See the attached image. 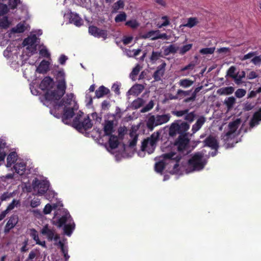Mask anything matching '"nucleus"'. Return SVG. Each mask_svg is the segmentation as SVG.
<instances>
[{
    "instance_id": "nucleus-46",
    "label": "nucleus",
    "mask_w": 261,
    "mask_h": 261,
    "mask_svg": "<svg viewBox=\"0 0 261 261\" xmlns=\"http://www.w3.org/2000/svg\"><path fill=\"white\" fill-rule=\"evenodd\" d=\"M234 90L232 87H226L219 89V91H222L221 94L229 95L233 92Z\"/></svg>"
},
{
    "instance_id": "nucleus-13",
    "label": "nucleus",
    "mask_w": 261,
    "mask_h": 261,
    "mask_svg": "<svg viewBox=\"0 0 261 261\" xmlns=\"http://www.w3.org/2000/svg\"><path fill=\"white\" fill-rule=\"evenodd\" d=\"M38 187V192L40 195H44L48 190L49 188V184L47 181L42 180H36L35 182V187Z\"/></svg>"
},
{
    "instance_id": "nucleus-33",
    "label": "nucleus",
    "mask_w": 261,
    "mask_h": 261,
    "mask_svg": "<svg viewBox=\"0 0 261 261\" xmlns=\"http://www.w3.org/2000/svg\"><path fill=\"white\" fill-rule=\"evenodd\" d=\"M178 47L171 44L164 48L163 53L165 56H168L170 54H175L178 50Z\"/></svg>"
},
{
    "instance_id": "nucleus-56",
    "label": "nucleus",
    "mask_w": 261,
    "mask_h": 261,
    "mask_svg": "<svg viewBox=\"0 0 261 261\" xmlns=\"http://www.w3.org/2000/svg\"><path fill=\"white\" fill-rule=\"evenodd\" d=\"M20 0H9V6L11 9H14L16 8Z\"/></svg>"
},
{
    "instance_id": "nucleus-59",
    "label": "nucleus",
    "mask_w": 261,
    "mask_h": 261,
    "mask_svg": "<svg viewBox=\"0 0 261 261\" xmlns=\"http://www.w3.org/2000/svg\"><path fill=\"white\" fill-rule=\"evenodd\" d=\"M192 90L184 91L181 89L177 90V94L179 95L180 97L189 95Z\"/></svg>"
},
{
    "instance_id": "nucleus-47",
    "label": "nucleus",
    "mask_w": 261,
    "mask_h": 261,
    "mask_svg": "<svg viewBox=\"0 0 261 261\" xmlns=\"http://www.w3.org/2000/svg\"><path fill=\"white\" fill-rule=\"evenodd\" d=\"M154 106V102L153 100H150L148 104L144 107L141 110V113H145L151 110Z\"/></svg>"
},
{
    "instance_id": "nucleus-37",
    "label": "nucleus",
    "mask_w": 261,
    "mask_h": 261,
    "mask_svg": "<svg viewBox=\"0 0 261 261\" xmlns=\"http://www.w3.org/2000/svg\"><path fill=\"white\" fill-rule=\"evenodd\" d=\"M144 103V100L141 98H138L132 102V107L135 109H137L142 107Z\"/></svg>"
},
{
    "instance_id": "nucleus-14",
    "label": "nucleus",
    "mask_w": 261,
    "mask_h": 261,
    "mask_svg": "<svg viewBox=\"0 0 261 261\" xmlns=\"http://www.w3.org/2000/svg\"><path fill=\"white\" fill-rule=\"evenodd\" d=\"M70 219H73L69 213L66 212L58 220L56 225L58 227L61 228L64 227L65 224L68 223L70 221Z\"/></svg>"
},
{
    "instance_id": "nucleus-54",
    "label": "nucleus",
    "mask_w": 261,
    "mask_h": 261,
    "mask_svg": "<svg viewBox=\"0 0 261 261\" xmlns=\"http://www.w3.org/2000/svg\"><path fill=\"white\" fill-rule=\"evenodd\" d=\"M8 12V8L6 4H0V16L7 14Z\"/></svg>"
},
{
    "instance_id": "nucleus-18",
    "label": "nucleus",
    "mask_w": 261,
    "mask_h": 261,
    "mask_svg": "<svg viewBox=\"0 0 261 261\" xmlns=\"http://www.w3.org/2000/svg\"><path fill=\"white\" fill-rule=\"evenodd\" d=\"M37 38L36 35H33L30 36H29L27 38H25L23 41L22 44L23 46H30L31 47H33L34 49H36V43L37 42Z\"/></svg>"
},
{
    "instance_id": "nucleus-58",
    "label": "nucleus",
    "mask_w": 261,
    "mask_h": 261,
    "mask_svg": "<svg viewBox=\"0 0 261 261\" xmlns=\"http://www.w3.org/2000/svg\"><path fill=\"white\" fill-rule=\"evenodd\" d=\"M122 115V112L120 109V108L118 107L116 108L115 113L113 115V116L115 119H120L121 118Z\"/></svg>"
},
{
    "instance_id": "nucleus-9",
    "label": "nucleus",
    "mask_w": 261,
    "mask_h": 261,
    "mask_svg": "<svg viewBox=\"0 0 261 261\" xmlns=\"http://www.w3.org/2000/svg\"><path fill=\"white\" fill-rule=\"evenodd\" d=\"M89 34L95 37L102 38L106 40L108 37V31L105 30L100 29L94 25H90L88 29Z\"/></svg>"
},
{
    "instance_id": "nucleus-44",
    "label": "nucleus",
    "mask_w": 261,
    "mask_h": 261,
    "mask_svg": "<svg viewBox=\"0 0 261 261\" xmlns=\"http://www.w3.org/2000/svg\"><path fill=\"white\" fill-rule=\"evenodd\" d=\"M126 19V14L125 12H122L118 14L115 18L116 22H120L125 21Z\"/></svg>"
},
{
    "instance_id": "nucleus-10",
    "label": "nucleus",
    "mask_w": 261,
    "mask_h": 261,
    "mask_svg": "<svg viewBox=\"0 0 261 261\" xmlns=\"http://www.w3.org/2000/svg\"><path fill=\"white\" fill-rule=\"evenodd\" d=\"M55 82L53 78L49 76H45L41 82L39 88L43 91H46V92H51L54 88Z\"/></svg>"
},
{
    "instance_id": "nucleus-45",
    "label": "nucleus",
    "mask_w": 261,
    "mask_h": 261,
    "mask_svg": "<svg viewBox=\"0 0 261 261\" xmlns=\"http://www.w3.org/2000/svg\"><path fill=\"white\" fill-rule=\"evenodd\" d=\"M215 50V47H206L201 49L199 53L202 55L213 54Z\"/></svg>"
},
{
    "instance_id": "nucleus-36",
    "label": "nucleus",
    "mask_w": 261,
    "mask_h": 261,
    "mask_svg": "<svg viewBox=\"0 0 261 261\" xmlns=\"http://www.w3.org/2000/svg\"><path fill=\"white\" fill-rule=\"evenodd\" d=\"M236 102V99L234 97H229L225 99L224 100V104L226 105L228 109H231L234 104Z\"/></svg>"
},
{
    "instance_id": "nucleus-60",
    "label": "nucleus",
    "mask_w": 261,
    "mask_h": 261,
    "mask_svg": "<svg viewBox=\"0 0 261 261\" xmlns=\"http://www.w3.org/2000/svg\"><path fill=\"white\" fill-rule=\"evenodd\" d=\"M53 207L51 205L48 203L45 206L43 209V213L44 214H49L51 213Z\"/></svg>"
},
{
    "instance_id": "nucleus-4",
    "label": "nucleus",
    "mask_w": 261,
    "mask_h": 261,
    "mask_svg": "<svg viewBox=\"0 0 261 261\" xmlns=\"http://www.w3.org/2000/svg\"><path fill=\"white\" fill-rule=\"evenodd\" d=\"M84 113L81 111L75 116L73 120V126L80 132L83 133L92 128L93 123L88 116L83 120L81 119Z\"/></svg>"
},
{
    "instance_id": "nucleus-5",
    "label": "nucleus",
    "mask_w": 261,
    "mask_h": 261,
    "mask_svg": "<svg viewBox=\"0 0 261 261\" xmlns=\"http://www.w3.org/2000/svg\"><path fill=\"white\" fill-rule=\"evenodd\" d=\"M190 128V124L187 122L177 120L172 123L169 128V134L171 137L179 135H188L187 130Z\"/></svg>"
},
{
    "instance_id": "nucleus-2",
    "label": "nucleus",
    "mask_w": 261,
    "mask_h": 261,
    "mask_svg": "<svg viewBox=\"0 0 261 261\" xmlns=\"http://www.w3.org/2000/svg\"><path fill=\"white\" fill-rule=\"evenodd\" d=\"M162 160L155 164V170L158 173H162L165 166L168 164H173V172L177 173L179 172V162L181 156L174 151H170L162 155Z\"/></svg>"
},
{
    "instance_id": "nucleus-19",
    "label": "nucleus",
    "mask_w": 261,
    "mask_h": 261,
    "mask_svg": "<svg viewBox=\"0 0 261 261\" xmlns=\"http://www.w3.org/2000/svg\"><path fill=\"white\" fill-rule=\"evenodd\" d=\"M17 223V218L14 216H11L5 227L4 232L5 233L9 232L12 228L15 227Z\"/></svg>"
},
{
    "instance_id": "nucleus-27",
    "label": "nucleus",
    "mask_w": 261,
    "mask_h": 261,
    "mask_svg": "<svg viewBox=\"0 0 261 261\" xmlns=\"http://www.w3.org/2000/svg\"><path fill=\"white\" fill-rule=\"evenodd\" d=\"M69 20L71 23L77 27L81 26L83 24L82 18L76 13H71Z\"/></svg>"
},
{
    "instance_id": "nucleus-1",
    "label": "nucleus",
    "mask_w": 261,
    "mask_h": 261,
    "mask_svg": "<svg viewBox=\"0 0 261 261\" xmlns=\"http://www.w3.org/2000/svg\"><path fill=\"white\" fill-rule=\"evenodd\" d=\"M54 75L57 82V90L45 93L44 98L48 101L60 99L65 94L67 88L65 74L63 70L58 71Z\"/></svg>"
},
{
    "instance_id": "nucleus-11",
    "label": "nucleus",
    "mask_w": 261,
    "mask_h": 261,
    "mask_svg": "<svg viewBox=\"0 0 261 261\" xmlns=\"http://www.w3.org/2000/svg\"><path fill=\"white\" fill-rule=\"evenodd\" d=\"M157 140V138L154 137L153 135L150 138L144 139L142 143L141 150L142 151L148 150L147 147H151L152 150L150 152L148 151L149 153L152 152L155 148Z\"/></svg>"
},
{
    "instance_id": "nucleus-15",
    "label": "nucleus",
    "mask_w": 261,
    "mask_h": 261,
    "mask_svg": "<svg viewBox=\"0 0 261 261\" xmlns=\"http://www.w3.org/2000/svg\"><path fill=\"white\" fill-rule=\"evenodd\" d=\"M205 146H208L213 149H218L219 144L217 140L213 136H209L203 141Z\"/></svg>"
},
{
    "instance_id": "nucleus-26",
    "label": "nucleus",
    "mask_w": 261,
    "mask_h": 261,
    "mask_svg": "<svg viewBox=\"0 0 261 261\" xmlns=\"http://www.w3.org/2000/svg\"><path fill=\"white\" fill-rule=\"evenodd\" d=\"M144 86L141 84H136L133 86L128 91L131 95H138L140 94L144 90Z\"/></svg>"
},
{
    "instance_id": "nucleus-12",
    "label": "nucleus",
    "mask_w": 261,
    "mask_h": 261,
    "mask_svg": "<svg viewBox=\"0 0 261 261\" xmlns=\"http://www.w3.org/2000/svg\"><path fill=\"white\" fill-rule=\"evenodd\" d=\"M166 66V63L163 62L157 67L152 75L155 81L158 82L162 80V77L165 74Z\"/></svg>"
},
{
    "instance_id": "nucleus-49",
    "label": "nucleus",
    "mask_w": 261,
    "mask_h": 261,
    "mask_svg": "<svg viewBox=\"0 0 261 261\" xmlns=\"http://www.w3.org/2000/svg\"><path fill=\"white\" fill-rule=\"evenodd\" d=\"M125 25L132 29H136L139 27V24L136 20H130L126 21Z\"/></svg>"
},
{
    "instance_id": "nucleus-42",
    "label": "nucleus",
    "mask_w": 261,
    "mask_h": 261,
    "mask_svg": "<svg viewBox=\"0 0 261 261\" xmlns=\"http://www.w3.org/2000/svg\"><path fill=\"white\" fill-rule=\"evenodd\" d=\"M161 57H162L161 53L153 51L150 57V60L152 63H154Z\"/></svg>"
},
{
    "instance_id": "nucleus-62",
    "label": "nucleus",
    "mask_w": 261,
    "mask_h": 261,
    "mask_svg": "<svg viewBox=\"0 0 261 261\" xmlns=\"http://www.w3.org/2000/svg\"><path fill=\"white\" fill-rule=\"evenodd\" d=\"M124 5V2L123 0H118L114 4V7L115 9L118 10L120 8H123Z\"/></svg>"
},
{
    "instance_id": "nucleus-53",
    "label": "nucleus",
    "mask_w": 261,
    "mask_h": 261,
    "mask_svg": "<svg viewBox=\"0 0 261 261\" xmlns=\"http://www.w3.org/2000/svg\"><path fill=\"white\" fill-rule=\"evenodd\" d=\"M246 91L243 89H238L235 92V96L237 98H242L245 95Z\"/></svg>"
},
{
    "instance_id": "nucleus-35",
    "label": "nucleus",
    "mask_w": 261,
    "mask_h": 261,
    "mask_svg": "<svg viewBox=\"0 0 261 261\" xmlns=\"http://www.w3.org/2000/svg\"><path fill=\"white\" fill-rule=\"evenodd\" d=\"M193 81L188 79L180 80L178 83L179 85L184 88H188L193 84Z\"/></svg>"
},
{
    "instance_id": "nucleus-8",
    "label": "nucleus",
    "mask_w": 261,
    "mask_h": 261,
    "mask_svg": "<svg viewBox=\"0 0 261 261\" xmlns=\"http://www.w3.org/2000/svg\"><path fill=\"white\" fill-rule=\"evenodd\" d=\"M189 141L188 135H179L175 141V145L179 152L184 153L188 148Z\"/></svg>"
},
{
    "instance_id": "nucleus-38",
    "label": "nucleus",
    "mask_w": 261,
    "mask_h": 261,
    "mask_svg": "<svg viewBox=\"0 0 261 261\" xmlns=\"http://www.w3.org/2000/svg\"><path fill=\"white\" fill-rule=\"evenodd\" d=\"M25 27L23 23H18L15 28L12 29V31L16 33H21L25 31Z\"/></svg>"
},
{
    "instance_id": "nucleus-52",
    "label": "nucleus",
    "mask_w": 261,
    "mask_h": 261,
    "mask_svg": "<svg viewBox=\"0 0 261 261\" xmlns=\"http://www.w3.org/2000/svg\"><path fill=\"white\" fill-rule=\"evenodd\" d=\"M236 68L234 66H231L227 70V75L232 78L233 79H234L235 77V76L237 75V74H235V71H236Z\"/></svg>"
},
{
    "instance_id": "nucleus-22",
    "label": "nucleus",
    "mask_w": 261,
    "mask_h": 261,
    "mask_svg": "<svg viewBox=\"0 0 261 261\" xmlns=\"http://www.w3.org/2000/svg\"><path fill=\"white\" fill-rule=\"evenodd\" d=\"M49 70V63L46 60L42 61L38 67L36 69V72L39 73L45 74Z\"/></svg>"
},
{
    "instance_id": "nucleus-7",
    "label": "nucleus",
    "mask_w": 261,
    "mask_h": 261,
    "mask_svg": "<svg viewBox=\"0 0 261 261\" xmlns=\"http://www.w3.org/2000/svg\"><path fill=\"white\" fill-rule=\"evenodd\" d=\"M74 106L72 107H67L65 106L63 110V114L62 116V121L66 124H68L70 122V119L74 115V111L78 109V106L76 102L73 100Z\"/></svg>"
},
{
    "instance_id": "nucleus-20",
    "label": "nucleus",
    "mask_w": 261,
    "mask_h": 261,
    "mask_svg": "<svg viewBox=\"0 0 261 261\" xmlns=\"http://www.w3.org/2000/svg\"><path fill=\"white\" fill-rule=\"evenodd\" d=\"M41 233L44 236H46L49 241H52L54 238L55 231L48 228V225H45L41 230Z\"/></svg>"
},
{
    "instance_id": "nucleus-6",
    "label": "nucleus",
    "mask_w": 261,
    "mask_h": 261,
    "mask_svg": "<svg viewBox=\"0 0 261 261\" xmlns=\"http://www.w3.org/2000/svg\"><path fill=\"white\" fill-rule=\"evenodd\" d=\"M170 118L171 115L170 114L156 115V116L151 115L147 120V127L149 130H152L154 127L168 122Z\"/></svg>"
},
{
    "instance_id": "nucleus-25",
    "label": "nucleus",
    "mask_w": 261,
    "mask_h": 261,
    "mask_svg": "<svg viewBox=\"0 0 261 261\" xmlns=\"http://www.w3.org/2000/svg\"><path fill=\"white\" fill-rule=\"evenodd\" d=\"M110 92V90L108 88L104 86H101L95 91V97L99 98L108 94Z\"/></svg>"
},
{
    "instance_id": "nucleus-28",
    "label": "nucleus",
    "mask_w": 261,
    "mask_h": 261,
    "mask_svg": "<svg viewBox=\"0 0 261 261\" xmlns=\"http://www.w3.org/2000/svg\"><path fill=\"white\" fill-rule=\"evenodd\" d=\"M159 33V30L156 31H150L146 33L143 34L141 36L142 39L150 38L152 40L158 39V34Z\"/></svg>"
},
{
    "instance_id": "nucleus-64",
    "label": "nucleus",
    "mask_w": 261,
    "mask_h": 261,
    "mask_svg": "<svg viewBox=\"0 0 261 261\" xmlns=\"http://www.w3.org/2000/svg\"><path fill=\"white\" fill-rule=\"evenodd\" d=\"M12 196V194L11 193H8V192L4 193L1 197V200L2 201L7 200L8 199H9Z\"/></svg>"
},
{
    "instance_id": "nucleus-57",
    "label": "nucleus",
    "mask_w": 261,
    "mask_h": 261,
    "mask_svg": "<svg viewBox=\"0 0 261 261\" xmlns=\"http://www.w3.org/2000/svg\"><path fill=\"white\" fill-rule=\"evenodd\" d=\"M141 70V67L139 64H137L133 69L130 76L137 75Z\"/></svg>"
},
{
    "instance_id": "nucleus-23",
    "label": "nucleus",
    "mask_w": 261,
    "mask_h": 261,
    "mask_svg": "<svg viewBox=\"0 0 261 261\" xmlns=\"http://www.w3.org/2000/svg\"><path fill=\"white\" fill-rule=\"evenodd\" d=\"M259 121H261V108L254 113L250 122V127H253L258 124Z\"/></svg>"
},
{
    "instance_id": "nucleus-48",
    "label": "nucleus",
    "mask_w": 261,
    "mask_h": 261,
    "mask_svg": "<svg viewBox=\"0 0 261 261\" xmlns=\"http://www.w3.org/2000/svg\"><path fill=\"white\" fill-rule=\"evenodd\" d=\"M192 47V44H188L185 45H184L182 47L180 48L179 50V54L181 55H185L187 51H189Z\"/></svg>"
},
{
    "instance_id": "nucleus-43",
    "label": "nucleus",
    "mask_w": 261,
    "mask_h": 261,
    "mask_svg": "<svg viewBox=\"0 0 261 261\" xmlns=\"http://www.w3.org/2000/svg\"><path fill=\"white\" fill-rule=\"evenodd\" d=\"M235 137L234 134L228 131L226 132L225 134L223 135V139L224 142L226 143L227 142H228L230 140H231L232 139L234 138Z\"/></svg>"
},
{
    "instance_id": "nucleus-21",
    "label": "nucleus",
    "mask_w": 261,
    "mask_h": 261,
    "mask_svg": "<svg viewBox=\"0 0 261 261\" xmlns=\"http://www.w3.org/2000/svg\"><path fill=\"white\" fill-rule=\"evenodd\" d=\"M73 96L74 94L73 93L67 94L66 96L58 103V106L62 107L65 106L67 107L71 105Z\"/></svg>"
},
{
    "instance_id": "nucleus-30",
    "label": "nucleus",
    "mask_w": 261,
    "mask_h": 261,
    "mask_svg": "<svg viewBox=\"0 0 261 261\" xmlns=\"http://www.w3.org/2000/svg\"><path fill=\"white\" fill-rule=\"evenodd\" d=\"M17 155L15 152H11L7 158V167H11L17 160Z\"/></svg>"
},
{
    "instance_id": "nucleus-29",
    "label": "nucleus",
    "mask_w": 261,
    "mask_h": 261,
    "mask_svg": "<svg viewBox=\"0 0 261 261\" xmlns=\"http://www.w3.org/2000/svg\"><path fill=\"white\" fill-rule=\"evenodd\" d=\"M109 140V147L112 149L116 148L119 145V141L117 136L112 135H110Z\"/></svg>"
},
{
    "instance_id": "nucleus-55",
    "label": "nucleus",
    "mask_w": 261,
    "mask_h": 261,
    "mask_svg": "<svg viewBox=\"0 0 261 261\" xmlns=\"http://www.w3.org/2000/svg\"><path fill=\"white\" fill-rule=\"evenodd\" d=\"M19 203V201L18 200H16L15 199H13L11 203H10L7 206V210L9 212L14 208L15 206H16Z\"/></svg>"
},
{
    "instance_id": "nucleus-40",
    "label": "nucleus",
    "mask_w": 261,
    "mask_h": 261,
    "mask_svg": "<svg viewBox=\"0 0 261 261\" xmlns=\"http://www.w3.org/2000/svg\"><path fill=\"white\" fill-rule=\"evenodd\" d=\"M29 234L36 243L39 240L38 232L35 228L30 229Z\"/></svg>"
},
{
    "instance_id": "nucleus-32",
    "label": "nucleus",
    "mask_w": 261,
    "mask_h": 261,
    "mask_svg": "<svg viewBox=\"0 0 261 261\" xmlns=\"http://www.w3.org/2000/svg\"><path fill=\"white\" fill-rule=\"evenodd\" d=\"M240 120L237 119L236 120L230 122L228 124V131L234 134L240 124Z\"/></svg>"
},
{
    "instance_id": "nucleus-41",
    "label": "nucleus",
    "mask_w": 261,
    "mask_h": 261,
    "mask_svg": "<svg viewBox=\"0 0 261 261\" xmlns=\"http://www.w3.org/2000/svg\"><path fill=\"white\" fill-rule=\"evenodd\" d=\"M185 115V120L189 123L192 122L196 117V114L194 111L190 113L188 112Z\"/></svg>"
},
{
    "instance_id": "nucleus-31",
    "label": "nucleus",
    "mask_w": 261,
    "mask_h": 261,
    "mask_svg": "<svg viewBox=\"0 0 261 261\" xmlns=\"http://www.w3.org/2000/svg\"><path fill=\"white\" fill-rule=\"evenodd\" d=\"M13 168L17 174L22 175L25 169V164L23 162L17 163L14 165Z\"/></svg>"
},
{
    "instance_id": "nucleus-34",
    "label": "nucleus",
    "mask_w": 261,
    "mask_h": 261,
    "mask_svg": "<svg viewBox=\"0 0 261 261\" xmlns=\"http://www.w3.org/2000/svg\"><path fill=\"white\" fill-rule=\"evenodd\" d=\"M198 23L199 21L196 17H190L188 19L187 23L184 24V26L192 28L196 25Z\"/></svg>"
},
{
    "instance_id": "nucleus-51",
    "label": "nucleus",
    "mask_w": 261,
    "mask_h": 261,
    "mask_svg": "<svg viewBox=\"0 0 261 261\" xmlns=\"http://www.w3.org/2000/svg\"><path fill=\"white\" fill-rule=\"evenodd\" d=\"M235 77H236L233 79L235 83L237 85H239L242 83V79L245 77V72L244 71H242L241 74L239 75L237 74Z\"/></svg>"
},
{
    "instance_id": "nucleus-24",
    "label": "nucleus",
    "mask_w": 261,
    "mask_h": 261,
    "mask_svg": "<svg viewBox=\"0 0 261 261\" xmlns=\"http://www.w3.org/2000/svg\"><path fill=\"white\" fill-rule=\"evenodd\" d=\"M104 132L106 136L112 135L114 132V123L113 121L108 120L106 122L104 126Z\"/></svg>"
},
{
    "instance_id": "nucleus-50",
    "label": "nucleus",
    "mask_w": 261,
    "mask_h": 261,
    "mask_svg": "<svg viewBox=\"0 0 261 261\" xmlns=\"http://www.w3.org/2000/svg\"><path fill=\"white\" fill-rule=\"evenodd\" d=\"M189 110L188 109H186L180 111H172V114L175 116L177 117H181L183 115H185L188 112H189Z\"/></svg>"
},
{
    "instance_id": "nucleus-61",
    "label": "nucleus",
    "mask_w": 261,
    "mask_h": 261,
    "mask_svg": "<svg viewBox=\"0 0 261 261\" xmlns=\"http://www.w3.org/2000/svg\"><path fill=\"white\" fill-rule=\"evenodd\" d=\"M40 204V200L38 198H34L31 201V207L34 208L36 207Z\"/></svg>"
},
{
    "instance_id": "nucleus-16",
    "label": "nucleus",
    "mask_w": 261,
    "mask_h": 261,
    "mask_svg": "<svg viewBox=\"0 0 261 261\" xmlns=\"http://www.w3.org/2000/svg\"><path fill=\"white\" fill-rule=\"evenodd\" d=\"M206 118L204 116H200L196 120L195 123L192 125V134H194L198 131L204 124Z\"/></svg>"
},
{
    "instance_id": "nucleus-17",
    "label": "nucleus",
    "mask_w": 261,
    "mask_h": 261,
    "mask_svg": "<svg viewBox=\"0 0 261 261\" xmlns=\"http://www.w3.org/2000/svg\"><path fill=\"white\" fill-rule=\"evenodd\" d=\"M75 224L73 219H70L68 223L65 224L63 227L64 233L67 236H70L74 230Z\"/></svg>"
},
{
    "instance_id": "nucleus-3",
    "label": "nucleus",
    "mask_w": 261,
    "mask_h": 261,
    "mask_svg": "<svg viewBox=\"0 0 261 261\" xmlns=\"http://www.w3.org/2000/svg\"><path fill=\"white\" fill-rule=\"evenodd\" d=\"M206 163L207 160L204 158V154L198 152L189 160L187 170H189V172L200 171L204 168Z\"/></svg>"
},
{
    "instance_id": "nucleus-63",
    "label": "nucleus",
    "mask_w": 261,
    "mask_h": 261,
    "mask_svg": "<svg viewBox=\"0 0 261 261\" xmlns=\"http://www.w3.org/2000/svg\"><path fill=\"white\" fill-rule=\"evenodd\" d=\"M36 252V250H32L29 253V256L27 259V261H29L33 259L37 256Z\"/></svg>"
},
{
    "instance_id": "nucleus-39",
    "label": "nucleus",
    "mask_w": 261,
    "mask_h": 261,
    "mask_svg": "<svg viewBox=\"0 0 261 261\" xmlns=\"http://www.w3.org/2000/svg\"><path fill=\"white\" fill-rule=\"evenodd\" d=\"M10 25V22L8 20V18L7 16L4 17L3 18L0 19V28L2 29H6L9 28Z\"/></svg>"
}]
</instances>
